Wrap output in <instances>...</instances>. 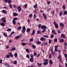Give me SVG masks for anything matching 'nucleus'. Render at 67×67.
I'll use <instances>...</instances> for the list:
<instances>
[{"label": "nucleus", "mask_w": 67, "mask_h": 67, "mask_svg": "<svg viewBox=\"0 0 67 67\" xmlns=\"http://www.w3.org/2000/svg\"><path fill=\"white\" fill-rule=\"evenodd\" d=\"M64 39H61L60 40V42L61 43H62L63 42H64Z\"/></svg>", "instance_id": "31"}, {"label": "nucleus", "mask_w": 67, "mask_h": 67, "mask_svg": "<svg viewBox=\"0 0 67 67\" xmlns=\"http://www.w3.org/2000/svg\"><path fill=\"white\" fill-rule=\"evenodd\" d=\"M43 37H44L46 38H48L49 37L48 35H43Z\"/></svg>", "instance_id": "33"}, {"label": "nucleus", "mask_w": 67, "mask_h": 67, "mask_svg": "<svg viewBox=\"0 0 67 67\" xmlns=\"http://www.w3.org/2000/svg\"><path fill=\"white\" fill-rule=\"evenodd\" d=\"M37 64L39 66H41L42 65V63L40 64L39 63H37Z\"/></svg>", "instance_id": "24"}, {"label": "nucleus", "mask_w": 67, "mask_h": 67, "mask_svg": "<svg viewBox=\"0 0 67 67\" xmlns=\"http://www.w3.org/2000/svg\"><path fill=\"white\" fill-rule=\"evenodd\" d=\"M23 31H22V32H23V33H24L25 32V30H26V28L25 26H23Z\"/></svg>", "instance_id": "3"}, {"label": "nucleus", "mask_w": 67, "mask_h": 67, "mask_svg": "<svg viewBox=\"0 0 67 67\" xmlns=\"http://www.w3.org/2000/svg\"><path fill=\"white\" fill-rule=\"evenodd\" d=\"M2 59L0 60V63L1 64H2Z\"/></svg>", "instance_id": "63"}, {"label": "nucleus", "mask_w": 67, "mask_h": 67, "mask_svg": "<svg viewBox=\"0 0 67 67\" xmlns=\"http://www.w3.org/2000/svg\"><path fill=\"white\" fill-rule=\"evenodd\" d=\"M67 14V11H65L64 12V15H66Z\"/></svg>", "instance_id": "38"}, {"label": "nucleus", "mask_w": 67, "mask_h": 67, "mask_svg": "<svg viewBox=\"0 0 67 67\" xmlns=\"http://www.w3.org/2000/svg\"><path fill=\"white\" fill-rule=\"evenodd\" d=\"M37 43L38 44H41V42H40L39 41H37Z\"/></svg>", "instance_id": "40"}, {"label": "nucleus", "mask_w": 67, "mask_h": 67, "mask_svg": "<svg viewBox=\"0 0 67 67\" xmlns=\"http://www.w3.org/2000/svg\"><path fill=\"white\" fill-rule=\"evenodd\" d=\"M52 33H53V34L54 35H56L57 34V33H56L55 31H54V30H52Z\"/></svg>", "instance_id": "8"}, {"label": "nucleus", "mask_w": 67, "mask_h": 67, "mask_svg": "<svg viewBox=\"0 0 67 67\" xmlns=\"http://www.w3.org/2000/svg\"><path fill=\"white\" fill-rule=\"evenodd\" d=\"M18 20V18L15 17L13 19V20L14 21H16V20Z\"/></svg>", "instance_id": "32"}, {"label": "nucleus", "mask_w": 67, "mask_h": 67, "mask_svg": "<svg viewBox=\"0 0 67 67\" xmlns=\"http://www.w3.org/2000/svg\"><path fill=\"white\" fill-rule=\"evenodd\" d=\"M41 26V24H39V25H38V28L39 29H40Z\"/></svg>", "instance_id": "48"}, {"label": "nucleus", "mask_w": 67, "mask_h": 67, "mask_svg": "<svg viewBox=\"0 0 67 67\" xmlns=\"http://www.w3.org/2000/svg\"><path fill=\"white\" fill-rule=\"evenodd\" d=\"M54 42H57V38H55L54 40Z\"/></svg>", "instance_id": "50"}, {"label": "nucleus", "mask_w": 67, "mask_h": 67, "mask_svg": "<svg viewBox=\"0 0 67 67\" xmlns=\"http://www.w3.org/2000/svg\"><path fill=\"white\" fill-rule=\"evenodd\" d=\"M53 24L55 26V27L56 29H58V25L57 23H56V22L54 21L53 22Z\"/></svg>", "instance_id": "2"}, {"label": "nucleus", "mask_w": 67, "mask_h": 67, "mask_svg": "<svg viewBox=\"0 0 67 67\" xmlns=\"http://www.w3.org/2000/svg\"><path fill=\"white\" fill-rule=\"evenodd\" d=\"M61 58H62V56L61 55H59V56H58V57H57L58 59L59 58V60H60L61 63H63L62 60Z\"/></svg>", "instance_id": "4"}, {"label": "nucleus", "mask_w": 67, "mask_h": 67, "mask_svg": "<svg viewBox=\"0 0 67 67\" xmlns=\"http://www.w3.org/2000/svg\"><path fill=\"white\" fill-rule=\"evenodd\" d=\"M15 47H14L13 48H12L11 50V51H15Z\"/></svg>", "instance_id": "30"}, {"label": "nucleus", "mask_w": 67, "mask_h": 67, "mask_svg": "<svg viewBox=\"0 0 67 67\" xmlns=\"http://www.w3.org/2000/svg\"><path fill=\"white\" fill-rule=\"evenodd\" d=\"M18 10L19 12H20L21 11V7L20 6L18 7Z\"/></svg>", "instance_id": "5"}, {"label": "nucleus", "mask_w": 67, "mask_h": 67, "mask_svg": "<svg viewBox=\"0 0 67 67\" xmlns=\"http://www.w3.org/2000/svg\"><path fill=\"white\" fill-rule=\"evenodd\" d=\"M26 52H27V53H29V50L27 48L26 49Z\"/></svg>", "instance_id": "45"}, {"label": "nucleus", "mask_w": 67, "mask_h": 67, "mask_svg": "<svg viewBox=\"0 0 67 67\" xmlns=\"http://www.w3.org/2000/svg\"><path fill=\"white\" fill-rule=\"evenodd\" d=\"M14 64L15 65H16V64H17V61L16 60H15V62H14Z\"/></svg>", "instance_id": "39"}, {"label": "nucleus", "mask_w": 67, "mask_h": 67, "mask_svg": "<svg viewBox=\"0 0 67 67\" xmlns=\"http://www.w3.org/2000/svg\"><path fill=\"white\" fill-rule=\"evenodd\" d=\"M30 62L33 63V58H30Z\"/></svg>", "instance_id": "15"}, {"label": "nucleus", "mask_w": 67, "mask_h": 67, "mask_svg": "<svg viewBox=\"0 0 67 67\" xmlns=\"http://www.w3.org/2000/svg\"><path fill=\"white\" fill-rule=\"evenodd\" d=\"M30 42H33V39H32V38L30 39Z\"/></svg>", "instance_id": "55"}, {"label": "nucleus", "mask_w": 67, "mask_h": 67, "mask_svg": "<svg viewBox=\"0 0 67 67\" xmlns=\"http://www.w3.org/2000/svg\"><path fill=\"white\" fill-rule=\"evenodd\" d=\"M9 54L10 55V56L11 57H13V55H12V53L10 52Z\"/></svg>", "instance_id": "21"}, {"label": "nucleus", "mask_w": 67, "mask_h": 67, "mask_svg": "<svg viewBox=\"0 0 67 67\" xmlns=\"http://www.w3.org/2000/svg\"><path fill=\"white\" fill-rule=\"evenodd\" d=\"M42 15L44 17L45 19V20H47V16H46V15H45V14H44V13H43L42 14Z\"/></svg>", "instance_id": "12"}, {"label": "nucleus", "mask_w": 67, "mask_h": 67, "mask_svg": "<svg viewBox=\"0 0 67 67\" xmlns=\"http://www.w3.org/2000/svg\"><path fill=\"white\" fill-rule=\"evenodd\" d=\"M4 1L5 2L7 3V2H8V0H4Z\"/></svg>", "instance_id": "60"}, {"label": "nucleus", "mask_w": 67, "mask_h": 67, "mask_svg": "<svg viewBox=\"0 0 67 67\" xmlns=\"http://www.w3.org/2000/svg\"><path fill=\"white\" fill-rule=\"evenodd\" d=\"M37 7V4H35V5H34V8H35V9H36Z\"/></svg>", "instance_id": "20"}, {"label": "nucleus", "mask_w": 67, "mask_h": 67, "mask_svg": "<svg viewBox=\"0 0 67 67\" xmlns=\"http://www.w3.org/2000/svg\"><path fill=\"white\" fill-rule=\"evenodd\" d=\"M22 27H21V26H19L18 27V28H17V29L18 30H20L21 29Z\"/></svg>", "instance_id": "27"}, {"label": "nucleus", "mask_w": 67, "mask_h": 67, "mask_svg": "<svg viewBox=\"0 0 67 67\" xmlns=\"http://www.w3.org/2000/svg\"><path fill=\"white\" fill-rule=\"evenodd\" d=\"M45 40H46L45 38H44V37H41L40 38V40L42 41H43Z\"/></svg>", "instance_id": "11"}, {"label": "nucleus", "mask_w": 67, "mask_h": 67, "mask_svg": "<svg viewBox=\"0 0 67 67\" xmlns=\"http://www.w3.org/2000/svg\"><path fill=\"white\" fill-rule=\"evenodd\" d=\"M11 29L9 28L7 30V32H8V31H11Z\"/></svg>", "instance_id": "43"}, {"label": "nucleus", "mask_w": 67, "mask_h": 67, "mask_svg": "<svg viewBox=\"0 0 67 67\" xmlns=\"http://www.w3.org/2000/svg\"><path fill=\"white\" fill-rule=\"evenodd\" d=\"M54 36V35L53 34H51V38H53Z\"/></svg>", "instance_id": "26"}, {"label": "nucleus", "mask_w": 67, "mask_h": 67, "mask_svg": "<svg viewBox=\"0 0 67 67\" xmlns=\"http://www.w3.org/2000/svg\"><path fill=\"white\" fill-rule=\"evenodd\" d=\"M0 25L2 26H3L5 25V24L3 23H1L0 24Z\"/></svg>", "instance_id": "19"}, {"label": "nucleus", "mask_w": 67, "mask_h": 67, "mask_svg": "<svg viewBox=\"0 0 67 67\" xmlns=\"http://www.w3.org/2000/svg\"><path fill=\"white\" fill-rule=\"evenodd\" d=\"M41 32L40 31H37V34H41Z\"/></svg>", "instance_id": "36"}, {"label": "nucleus", "mask_w": 67, "mask_h": 67, "mask_svg": "<svg viewBox=\"0 0 67 67\" xmlns=\"http://www.w3.org/2000/svg\"><path fill=\"white\" fill-rule=\"evenodd\" d=\"M6 20H3V22H4V23H5L6 22Z\"/></svg>", "instance_id": "61"}, {"label": "nucleus", "mask_w": 67, "mask_h": 67, "mask_svg": "<svg viewBox=\"0 0 67 67\" xmlns=\"http://www.w3.org/2000/svg\"><path fill=\"white\" fill-rule=\"evenodd\" d=\"M6 19V18L5 17H3L2 19H0L1 21H2V20H5Z\"/></svg>", "instance_id": "29"}, {"label": "nucleus", "mask_w": 67, "mask_h": 67, "mask_svg": "<svg viewBox=\"0 0 67 67\" xmlns=\"http://www.w3.org/2000/svg\"><path fill=\"white\" fill-rule=\"evenodd\" d=\"M33 16V15L32 14H29V17L30 18H32Z\"/></svg>", "instance_id": "46"}, {"label": "nucleus", "mask_w": 67, "mask_h": 67, "mask_svg": "<svg viewBox=\"0 0 67 67\" xmlns=\"http://www.w3.org/2000/svg\"><path fill=\"white\" fill-rule=\"evenodd\" d=\"M60 26H62L63 27L64 26V24L62 23H61L60 24Z\"/></svg>", "instance_id": "16"}, {"label": "nucleus", "mask_w": 67, "mask_h": 67, "mask_svg": "<svg viewBox=\"0 0 67 67\" xmlns=\"http://www.w3.org/2000/svg\"><path fill=\"white\" fill-rule=\"evenodd\" d=\"M61 37L62 38H65L66 37V36H65V34H62L61 35Z\"/></svg>", "instance_id": "9"}, {"label": "nucleus", "mask_w": 67, "mask_h": 67, "mask_svg": "<svg viewBox=\"0 0 67 67\" xmlns=\"http://www.w3.org/2000/svg\"><path fill=\"white\" fill-rule=\"evenodd\" d=\"M4 66H6L7 67H10V66L9 65V64L7 63H5L4 64Z\"/></svg>", "instance_id": "7"}, {"label": "nucleus", "mask_w": 67, "mask_h": 67, "mask_svg": "<svg viewBox=\"0 0 67 67\" xmlns=\"http://www.w3.org/2000/svg\"><path fill=\"white\" fill-rule=\"evenodd\" d=\"M15 38L16 39H18V38H19V36H16L15 37Z\"/></svg>", "instance_id": "51"}, {"label": "nucleus", "mask_w": 67, "mask_h": 67, "mask_svg": "<svg viewBox=\"0 0 67 67\" xmlns=\"http://www.w3.org/2000/svg\"><path fill=\"white\" fill-rule=\"evenodd\" d=\"M31 30V29L30 28H27L26 30V32H27L28 33H29L30 32V31Z\"/></svg>", "instance_id": "18"}, {"label": "nucleus", "mask_w": 67, "mask_h": 67, "mask_svg": "<svg viewBox=\"0 0 67 67\" xmlns=\"http://www.w3.org/2000/svg\"><path fill=\"white\" fill-rule=\"evenodd\" d=\"M49 63L50 64L52 65L53 64V62L52 60H50L49 61Z\"/></svg>", "instance_id": "14"}, {"label": "nucleus", "mask_w": 67, "mask_h": 67, "mask_svg": "<svg viewBox=\"0 0 67 67\" xmlns=\"http://www.w3.org/2000/svg\"><path fill=\"white\" fill-rule=\"evenodd\" d=\"M55 51H56V52H58V50L56 48H55Z\"/></svg>", "instance_id": "49"}, {"label": "nucleus", "mask_w": 67, "mask_h": 67, "mask_svg": "<svg viewBox=\"0 0 67 67\" xmlns=\"http://www.w3.org/2000/svg\"><path fill=\"white\" fill-rule=\"evenodd\" d=\"M43 64L44 65H47L48 64V62H46L44 63H43Z\"/></svg>", "instance_id": "22"}, {"label": "nucleus", "mask_w": 67, "mask_h": 67, "mask_svg": "<svg viewBox=\"0 0 67 67\" xmlns=\"http://www.w3.org/2000/svg\"><path fill=\"white\" fill-rule=\"evenodd\" d=\"M24 6L25 8H27V4H26L24 5Z\"/></svg>", "instance_id": "53"}, {"label": "nucleus", "mask_w": 67, "mask_h": 67, "mask_svg": "<svg viewBox=\"0 0 67 67\" xmlns=\"http://www.w3.org/2000/svg\"><path fill=\"white\" fill-rule=\"evenodd\" d=\"M44 62H48V59H44Z\"/></svg>", "instance_id": "34"}, {"label": "nucleus", "mask_w": 67, "mask_h": 67, "mask_svg": "<svg viewBox=\"0 0 67 67\" xmlns=\"http://www.w3.org/2000/svg\"><path fill=\"white\" fill-rule=\"evenodd\" d=\"M15 33V32H14V31H13L12 32V33L10 34V35L13 34H14V33Z\"/></svg>", "instance_id": "59"}, {"label": "nucleus", "mask_w": 67, "mask_h": 67, "mask_svg": "<svg viewBox=\"0 0 67 67\" xmlns=\"http://www.w3.org/2000/svg\"><path fill=\"white\" fill-rule=\"evenodd\" d=\"M30 56L31 57V58H33V55H30Z\"/></svg>", "instance_id": "52"}, {"label": "nucleus", "mask_w": 67, "mask_h": 67, "mask_svg": "<svg viewBox=\"0 0 67 67\" xmlns=\"http://www.w3.org/2000/svg\"><path fill=\"white\" fill-rule=\"evenodd\" d=\"M52 42V41L50 39L49 40V44H51V43Z\"/></svg>", "instance_id": "41"}, {"label": "nucleus", "mask_w": 67, "mask_h": 67, "mask_svg": "<svg viewBox=\"0 0 67 67\" xmlns=\"http://www.w3.org/2000/svg\"><path fill=\"white\" fill-rule=\"evenodd\" d=\"M3 35L4 36H5V37H8V35H7V33H3Z\"/></svg>", "instance_id": "17"}, {"label": "nucleus", "mask_w": 67, "mask_h": 67, "mask_svg": "<svg viewBox=\"0 0 67 67\" xmlns=\"http://www.w3.org/2000/svg\"><path fill=\"white\" fill-rule=\"evenodd\" d=\"M14 56L16 58V57H18V54H17V53H15L14 54Z\"/></svg>", "instance_id": "23"}, {"label": "nucleus", "mask_w": 67, "mask_h": 67, "mask_svg": "<svg viewBox=\"0 0 67 67\" xmlns=\"http://www.w3.org/2000/svg\"><path fill=\"white\" fill-rule=\"evenodd\" d=\"M26 57L28 58V59H30V56H29V54H27L26 56Z\"/></svg>", "instance_id": "28"}, {"label": "nucleus", "mask_w": 67, "mask_h": 67, "mask_svg": "<svg viewBox=\"0 0 67 67\" xmlns=\"http://www.w3.org/2000/svg\"><path fill=\"white\" fill-rule=\"evenodd\" d=\"M13 15L14 16H16L18 15V14L14 12L13 13Z\"/></svg>", "instance_id": "10"}, {"label": "nucleus", "mask_w": 67, "mask_h": 67, "mask_svg": "<svg viewBox=\"0 0 67 67\" xmlns=\"http://www.w3.org/2000/svg\"><path fill=\"white\" fill-rule=\"evenodd\" d=\"M37 55V53H35V52H34V56H36Z\"/></svg>", "instance_id": "64"}, {"label": "nucleus", "mask_w": 67, "mask_h": 67, "mask_svg": "<svg viewBox=\"0 0 67 67\" xmlns=\"http://www.w3.org/2000/svg\"><path fill=\"white\" fill-rule=\"evenodd\" d=\"M62 8L64 10H65L66 9V6L65 5H63Z\"/></svg>", "instance_id": "25"}, {"label": "nucleus", "mask_w": 67, "mask_h": 67, "mask_svg": "<svg viewBox=\"0 0 67 67\" xmlns=\"http://www.w3.org/2000/svg\"><path fill=\"white\" fill-rule=\"evenodd\" d=\"M12 40H10L9 41V43H12Z\"/></svg>", "instance_id": "54"}, {"label": "nucleus", "mask_w": 67, "mask_h": 67, "mask_svg": "<svg viewBox=\"0 0 67 67\" xmlns=\"http://www.w3.org/2000/svg\"><path fill=\"white\" fill-rule=\"evenodd\" d=\"M34 18H35V19H36L37 18V16L36 14L34 15Z\"/></svg>", "instance_id": "58"}, {"label": "nucleus", "mask_w": 67, "mask_h": 67, "mask_svg": "<svg viewBox=\"0 0 67 67\" xmlns=\"http://www.w3.org/2000/svg\"><path fill=\"white\" fill-rule=\"evenodd\" d=\"M59 9L58 8H57V9H56V11L57 12H59Z\"/></svg>", "instance_id": "57"}, {"label": "nucleus", "mask_w": 67, "mask_h": 67, "mask_svg": "<svg viewBox=\"0 0 67 67\" xmlns=\"http://www.w3.org/2000/svg\"><path fill=\"white\" fill-rule=\"evenodd\" d=\"M21 45L22 46H25V43H21Z\"/></svg>", "instance_id": "35"}, {"label": "nucleus", "mask_w": 67, "mask_h": 67, "mask_svg": "<svg viewBox=\"0 0 67 67\" xmlns=\"http://www.w3.org/2000/svg\"><path fill=\"white\" fill-rule=\"evenodd\" d=\"M1 12L3 13H4L5 14L7 13V12L5 10H3L1 11Z\"/></svg>", "instance_id": "6"}, {"label": "nucleus", "mask_w": 67, "mask_h": 67, "mask_svg": "<svg viewBox=\"0 0 67 67\" xmlns=\"http://www.w3.org/2000/svg\"><path fill=\"white\" fill-rule=\"evenodd\" d=\"M41 28L42 29H43V31H42V32H43V33H44L46 31V29H47V27L45 25H42L41 26Z\"/></svg>", "instance_id": "1"}, {"label": "nucleus", "mask_w": 67, "mask_h": 67, "mask_svg": "<svg viewBox=\"0 0 67 67\" xmlns=\"http://www.w3.org/2000/svg\"><path fill=\"white\" fill-rule=\"evenodd\" d=\"M13 23L14 24V25L15 24V21L14 20H13V21H12Z\"/></svg>", "instance_id": "37"}, {"label": "nucleus", "mask_w": 67, "mask_h": 67, "mask_svg": "<svg viewBox=\"0 0 67 67\" xmlns=\"http://www.w3.org/2000/svg\"><path fill=\"white\" fill-rule=\"evenodd\" d=\"M10 55H6V58H10Z\"/></svg>", "instance_id": "42"}, {"label": "nucleus", "mask_w": 67, "mask_h": 67, "mask_svg": "<svg viewBox=\"0 0 67 67\" xmlns=\"http://www.w3.org/2000/svg\"><path fill=\"white\" fill-rule=\"evenodd\" d=\"M9 7L12 9V5L11 4H10L9 5Z\"/></svg>", "instance_id": "47"}, {"label": "nucleus", "mask_w": 67, "mask_h": 67, "mask_svg": "<svg viewBox=\"0 0 67 67\" xmlns=\"http://www.w3.org/2000/svg\"><path fill=\"white\" fill-rule=\"evenodd\" d=\"M57 31H58V33H59V34H60V33H61V32H60V31L58 30Z\"/></svg>", "instance_id": "56"}, {"label": "nucleus", "mask_w": 67, "mask_h": 67, "mask_svg": "<svg viewBox=\"0 0 67 67\" xmlns=\"http://www.w3.org/2000/svg\"><path fill=\"white\" fill-rule=\"evenodd\" d=\"M63 14V12L62 11H60L59 14V16H62Z\"/></svg>", "instance_id": "13"}, {"label": "nucleus", "mask_w": 67, "mask_h": 67, "mask_svg": "<svg viewBox=\"0 0 67 67\" xmlns=\"http://www.w3.org/2000/svg\"><path fill=\"white\" fill-rule=\"evenodd\" d=\"M7 2L8 3H10L11 2V0H8Z\"/></svg>", "instance_id": "44"}, {"label": "nucleus", "mask_w": 67, "mask_h": 67, "mask_svg": "<svg viewBox=\"0 0 67 67\" xmlns=\"http://www.w3.org/2000/svg\"><path fill=\"white\" fill-rule=\"evenodd\" d=\"M66 62H67V59H66ZM65 66L66 67H67V63H65Z\"/></svg>", "instance_id": "62"}]
</instances>
